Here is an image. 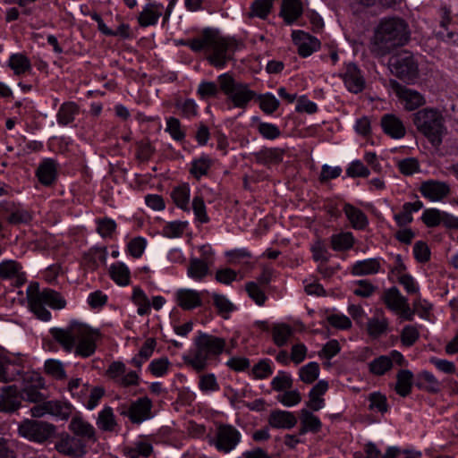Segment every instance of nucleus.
<instances>
[{
	"label": "nucleus",
	"mask_w": 458,
	"mask_h": 458,
	"mask_svg": "<svg viewBox=\"0 0 458 458\" xmlns=\"http://www.w3.org/2000/svg\"><path fill=\"white\" fill-rule=\"evenodd\" d=\"M69 429L74 434V437L84 442L95 443L98 438L95 428L88 421L81 417H74L71 420Z\"/></svg>",
	"instance_id": "16"
},
{
	"label": "nucleus",
	"mask_w": 458,
	"mask_h": 458,
	"mask_svg": "<svg viewBox=\"0 0 458 458\" xmlns=\"http://www.w3.org/2000/svg\"><path fill=\"white\" fill-rule=\"evenodd\" d=\"M392 86L396 96L403 103L405 110L413 111L425 105V98L419 91L403 86L397 81H393Z\"/></svg>",
	"instance_id": "14"
},
{
	"label": "nucleus",
	"mask_w": 458,
	"mask_h": 458,
	"mask_svg": "<svg viewBox=\"0 0 458 458\" xmlns=\"http://www.w3.org/2000/svg\"><path fill=\"white\" fill-rule=\"evenodd\" d=\"M388 66L394 76L407 82L413 81L419 76L418 63L413 55L408 51L391 56Z\"/></svg>",
	"instance_id": "8"
},
{
	"label": "nucleus",
	"mask_w": 458,
	"mask_h": 458,
	"mask_svg": "<svg viewBox=\"0 0 458 458\" xmlns=\"http://www.w3.org/2000/svg\"><path fill=\"white\" fill-rule=\"evenodd\" d=\"M67 388L72 396H77L79 399L85 397L90 391L89 385L83 384L81 378L72 379Z\"/></svg>",
	"instance_id": "57"
},
{
	"label": "nucleus",
	"mask_w": 458,
	"mask_h": 458,
	"mask_svg": "<svg viewBox=\"0 0 458 458\" xmlns=\"http://www.w3.org/2000/svg\"><path fill=\"white\" fill-rule=\"evenodd\" d=\"M31 214L25 209L17 208L8 216V222L13 225L28 224L31 221Z\"/></svg>",
	"instance_id": "63"
},
{
	"label": "nucleus",
	"mask_w": 458,
	"mask_h": 458,
	"mask_svg": "<svg viewBox=\"0 0 458 458\" xmlns=\"http://www.w3.org/2000/svg\"><path fill=\"white\" fill-rule=\"evenodd\" d=\"M380 268V262L377 259H369L357 261L352 267L353 276H367L377 274Z\"/></svg>",
	"instance_id": "29"
},
{
	"label": "nucleus",
	"mask_w": 458,
	"mask_h": 458,
	"mask_svg": "<svg viewBox=\"0 0 458 458\" xmlns=\"http://www.w3.org/2000/svg\"><path fill=\"white\" fill-rule=\"evenodd\" d=\"M187 273L190 277L201 280L208 274V264L199 259H191Z\"/></svg>",
	"instance_id": "42"
},
{
	"label": "nucleus",
	"mask_w": 458,
	"mask_h": 458,
	"mask_svg": "<svg viewBox=\"0 0 458 458\" xmlns=\"http://www.w3.org/2000/svg\"><path fill=\"white\" fill-rule=\"evenodd\" d=\"M273 4L267 0H255L250 6V11L247 13V17L251 19L258 17L265 20L270 13Z\"/></svg>",
	"instance_id": "41"
},
{
	"label": "nucleus",
	"mask_w": 458,
	"mask_h": 458,
	"mask_svg": "<svg viewBox=\"0 0 458 458\" xmlns=\"http://www.w3.org/2000/svg\"><path fill=\"white\" fill-rule=\"evenodd\" d=\"M420 191L426 199L438 201L450 193V187L446 182L428 180L421 183Z\"/></svg>",
	"instance_id": "15"
},
{
	"label": "nucleus",
	"mask_w": 458,
	"mask_h": 458,
	"mask_svg": "<svg viewBox=\"0 0 458 458\" xmlns=\"http://www.w3.org/2000/svg\"><path fill=\"white\" fill-rule=\"evenodd\" d=\"M212 165L213 160L208 156L203 155L199 158L192 160L190 174L199 180L201 176L208 174Z\"/></svg>",
	"instance_id": "36"
},
{
	"label": "nucleus",
	"mask_w": 458,
	"mask_h": 458,
	"mask_svg": "<svg viewBox=\"0 0 458 458\" xmlns=\"http://www.w3.org/2000/svg\"><path fill=\"white\" fill-rule=\"evenodd\" d=\"M369 410H377L382 413L386 412L388 410L387 401L386 395L379 392L371 393L369 395Z\"/></svg>",
	"instance_id": "56"
},
{
	"label": "nucleus",
	"mask_w": 458,
	"mask_h": 458,
	"mask_svg": "<svg viewBox=\"0 0 458 458\" xmlns=\"http://www.w3.org/2000/svg\"><path fill=\"white\" fill-rule=\"evenodd\" d=\"M196 350L193 356H184L186 365L191 367L197 372L203 371L208 366V360L212 356H217L224 351L225 341L206 333H199L194 340Z\"/></svg>",
	"instance_id": "5"
},
{
	"label": "nucleus",
	"mask_w": 458,
	"mask_h": 458,
	"mask_svg": "<svg viewBox=\"0 0 458 458\" xmlns=\"http://www.w3.org/2000/svg\"><path fill=\"white\" fill-rule=\"evenodd\" d=\"M110 276L120 285H127L130 282V270L122 262H117L111 266Z\"/></svg>",
	"instance_id": "43"
},
{
	"label": "nucleus",
	"mask_w": 458,
	"mask_h": 458,
	"mask_svg": "<svg viewBox=\"0 0 458 458\" xmlns=\"http://www.w3.org/2000/svg\"><path fill=\"white\" fill-rule=\"evenodd\" d=\"M178 305L183 310H192L202 304L200 294L190 289H181L176 293Z\"/></svg>",
	"instance_id": "24"
},
{
	"label": "nucleus",
	"mask_w": 458,
	"mask_h": 458,
	"mask_svg": "<svg viewBox=\"0 0 458 458\" xmlns=\"http://www.w3.org/2000/svg\"><path fill=\"white\" fill-rule=\"evenodd\" d=\"M411 38L409 25L401 17L382 19L375 30L373 52L386 55L396 47L404 46Z\"/></svg>",
	"instance_id": "2"
},
{
	"label": "nucleus",
	"mask_w": 458,
	"mask_h": 458,
	"mask_svg": "<svg viewBox=\"0 0 458 458\" xmlns=\"http://www.w3.org/2000/svg\"><path fill=\"white\" fill-rule=\"evenodd\" d=\"M152 402L148 397H141L129 406L122 404L117 408L122 416L128 417L132 423L140 424L151 415Z\"/></svg>",
	"instance_id": "11"
},
{
	"label": "nucleus",
	"mask_w": 458,
	"mask_h": 458,
	"mask_svg": "<svg viewBox=\"0 0 458 458\" xmlns=\"http://www.w3.org/2000/svg\"><path fill=\"white\" fill-rule=\"evenodd\" d=\"M293 381L289 374L280 371L271 381V386L275 391L282 392L293 387Z\"/></svg>",
	"instance_id": "53"
},
{
	"label": "nucleus",
	"mask_w": 458,
	"mask_h": 458,
	"mask_svg": "<svg viewBox=\"0 0 458 458\" xmlns=\"http://www.w3.org/2000/svg\"><path fill=\"white\" fill-rule=\"evenodd\" d=\"M50 334L65 352L74 351L76 355L83 358L94 354L97 349L96 343L101 336L98 330L76 321L65 328H52Z\"/></svg>",
	"instance_id": "1"
},
{
	"label": "nucleus",
	"mask_w": 458,
	"mask_h": 458,
	"mask_svg": "<svg viewBox=\"0 0 458 458\" xmlns=\"http://www.w3.org/2000/svg\"><path fill=\"white\" fill-rule=\"evenodd\" d=\"M259 107L267 114H273L279 106V101L271 94L259 95Z\"/></svg>",
	"instance_id": "54"
},
{
	"label": "nucleus",
	"mask_w": 458,
	"mask_h": 458,
	"mask_svg": "<svg viewBox=\"0 0 458 458\" xmlns=\"http://www.w3.org/2000/svg\"><path fill=\"white\" fill-rule=\"evenodd\" d=\"M328 389V383L326 380H319L310 391V400L307 406L312 411H318L324 406V399L321 397Z\"/></svg>",
	"instance_id": "25"
},
{
	"label": "nucleus",
	"mask_w": 458,
	"mask_h": 458,
	"mask_svg": "<svg viewBox=\"0 0 458 458\" xmlns=\"http://www.w3.org/2000/svg\"><path fill=\"white\" fill-rule=\"evenodd\" d=\"M132 301L138 306L139 315L143 316L150 311L149 300L140 287L133 289Z\"/></svg>",
	"instance_id": "49"
},
{
	"label": "nucleus",
	"mask_w": 458,
	"mask_h": 458,
	"mask_svg": "<svg viewBox=\"0 0 458 458\" xmlns=\"http://www.w3.org/2000/svg\"><path fill=\"white\" fill-rule=\"evenodd\" d=\"M161 7V5L157 4H147L138 17L140 25L141 27L155 25L162 14Z\"/></svg>",
	"instance_id": "27"
},
{
	"label": "nucleus",
	"mask_w": 458,
	"mask_h": 458,
	"mask_svg": "<svg viewBox=\"0 0 458 458\" xmlns=\"http://www.w3.org/2000/svg\"><path fill=\"white\" fill-rule=\"evenodd\" d=\"M199 387L202 392H216L219 390V385L214 374H205L200 376Z\"/></svg>",
	"instance_id": "59"
},
{
	"label": "nucleus",
	"mask_w": 458,
	"mask_h": 458,
	"mask_svg": "<svg viewBox=\"0 0 458 458\" xmlns=\"http://www.w3.org/2000/svg\"><path fill=\"white\" fill-rule=\"evenodd\" d=\"M146 245L147 242L143 237H135L129 242L127 249L133 258L139 259L142 256Z\"/></svg>",
	"instance_id": "61"
},
{
	"label": "nucleus",
	"mask_w": 458,
	"mask_h": 458,
	"mask_svg": "<svg viewBox=\"0 0 458 458\" xmlns=\"http://www.w3.org/2000/svg\"><path fill=\"white\" fill-rule=\"evenodd\" d=\"M96 424L103 431L112 432L117 426L113 409L109 406L104 407L98 413Z\"/></svg>",
	"instance_id": "30"
},
{
	"label": "nucleus",
	"mask_w": 458,
	"mask_h": 458,
	"mask_svg": "<svg viewBox=\"0 0 458 458\" xmlns=\"http://www.w3.org/2000/svg\"><path fill=\"white\" fill-rule=\"evenodd\" d=\"M171 197L178 208L189 210L190 189L187 185H181L174 189Z\"/></svg>",
	"instance_id": "45"
},
{
	"label": "nucleus",
	"mask_w": 458,
	"mask_h": 458,
	"mask_svg": "<svg viewBox=\"0 0 458 458\" xmlns=\"http://www.w3.org/2000/svg\"><path fill=\"white\" fill-rule=\"evenodd\" d=\"M97 232L103 237H111L116 229V223L108 217L97 220Z\"/></svg>",
	"instance_id": "58"
},
{
	"label": "nucleus",
	"mask_w": 458,
	"mask_h": 458,
	"mask_svg": "<svg viewBox=\"0 0 458 458\" xmlns=\"http://www.w3.org/2000/svg\"><path fill=\"white\" fill-rule=\"evenodd\" d=\"M44 368L46 373L56 380H63L67 377L64 364L57 360H47Z\"/></svg>",
	"instance_id": "48"
},
{
	"label": "nucleus",
	"mask_w": 458,
	"mask_h": 458,
	"mask_svg": "<svg viewBox=\"0 0 458 458\" xmlns=\"http://www.w3.org/2000/svg\"><path fill=\"white\" fill-rule=\"evenodd\" d=\"M152 452L153 446L145 441H138L133 445L123 448L124 455L127 458H147L150 456Z\"/></svg>",
	"instance_id": "31"
},
{
	"label": "nucleus",
	"mask_w": 458,
	"mask_h": 458,
	"mask_svg": "<svg viewBox=\"0 0 458 458\" xmlns=\"http://www.w3.org/2000/svg\"><path fill=\"white\" fill-rule=\"evenodd\" d=\"M22 381L27 385L21 390V400L31 403H41L45 400V395L38 391V388L44 386V380L38 374L25 373L22 376Z\"/></svg>",
	"instance_id": "13"
},
{
	"label": "nucleus",
	"mask_w": 458,
	"mask_h": 458,
	"mask_svg": "<svg viewBox=\"0 0 458 458\" xmlns=\"http://www.w3.org/2000/svg\"><path fill=\"white\" fill-rule=\"evenodd\" d=\"M27 296L31 311L43 321L51 318L50 311L44 305H48L54 310L64 309L66 305L65 300L58 292L50 288L40 291L38 283L30 284Z\"/></svg>",
	"instance_id": "6"
},
{
	"label": "nucleus",
	"mask_w": 458,
	"mask_h": 458,
	"mask_svg": "<svg viewBox=\"0 0 458 458\" xmlns=\"http://www.w3.org/2000/svg\"><path fill=\"white\" fill-rule=\"evenodd\" d=\"M396 377L397 381L394 388L396 393L403 397L407 396L411 393L412 386L413 375L411 371L402 369L398 372Z\"/></svg>",
	"instance_id": "33"
},
{
	"label": "nucleus",
	"mask_w": 458,
	"mask_h": 458,
	"mask_svg": "<svg viewBox=\"0 0 458 458\" xmlns=\"http://www.w3.org/2000/svg\"><path fill=\"white\" fill-rule=\"evenodd\" d=\"M78 106L73 102L64 103L56 114L57 122L61 125H67L73 122L74 116L78 114Z\"/></svg>",
	"instance_id": "35"
},
{
	"label": "nucleus",
	"mask_w": 458,
	"mask_h": 458,
	"mask_svg": "<svg viewBox=\"0 0 458 458\" xmlns=\"http://www.w3.org/2000/svg\"><path fill=\"white\" fill-rule=\"evenodd\" d=\"M302 13L301 4L298 0H283L280 14L288 24L294 22Z\"/></svg>",
	"instance_id": "26"
},
{
	"label": "nucleus",
	"mask_w": 458,
	"mask_h": 458,
	"mask_svg": "<svg viewBox=\"0 0 458 458\" xmlns=\"http://www.w3.org/2000/svg\"><path fill=\"white\" fill-rule=\"evenodd\" d=\"M418 379L420 381L418 386L420 387H424L428 392L437 393L441 389L440 382L428 371L425 370L420 372L418 375Z\"/></svg>",
	"instance_id": "44"
},
{
	"label": "nucleus",
	"mask_w": 458,
	"mask_h": 458,
	"mask_svg": "<svg viewBox=\"0 0 458 458\" xmlns=\"http://www.w3.org/2000/svg\"><path fill=\"white\" fill-rule=\"evenodd\" d=\"M300 420L301 424L305 425L310 432L317 433L321 429L322 424L319 419L307 409L301 411Z\"/></svg>",
	"instance_id": "50"
},
{
	"label": "nucleus",
	"mask_w": 458,
	"mask_h": 458,
	"mask_svg": "<svg viewBox=\"0 0 458 458\" xmlns=\"http://www.w3.org/2000/svg\"><path fill=\"white\" fill-rule=\"evenodd\" d=\"M384 301L390 310L397 311L403 307L408 301L400 293L396 287H392L385 293Z\"/></svg>",
	"instance_id": "38"
},
{
	"label": "nucleus",
	"mask_w": 458,
	"mask_h": 458,
	"mask_svg": "<svg viewBox=\"0 0 458 458\" xmlns=\"http://www.w3.org/2000/svg\"><path fill=\"white\" fill-rule=\"evenodd\" d=\"M9 67L13 71L15 75H22L31 71V64L30 59L22 54H13L8 61Z\"/></svg>",
	"instance_id": "32"
},
{
	"label": "nucleus",
	"mask_w": 458,
	"mask_h": 458,
	"mask_svg": "<svg viewBox=\"0 0 458 458\" xmlns=\"http://www.w3.org/2000/svg\"><path fill=\"white\" fill-rule=\"evenodd\" d=\"M53 437L55 449L59 454L70 457H80L86 454V445L78 437L67 432H62Z\"/></svg>",
	"instance_id": "10"
},
{
	"label": "nucleus",
	"mask_w": 458,
	"mask_h": 458,
	"mask_svg": "<svg viewBox=\"0 0 458 458\" xmlns=\"http://www.w3.org/2000/svg\"><path fill=\"white\" fill-rule=\"evenodd\" d=\"M293 334V329L284 323L276 324L272 328L273 341L278 347L284 346Z\"/></svg>",
	"instance_id": "34"
},
{
	"label": "nucleus",
	"mask_w": 458,
	"mask_h": 458,
	"mask_svg": "<svg viewBox=\"0 0 458 458\" xmlns=\"http://www.w3.org/2000/svg\"><path fill=\"white\" fill-rule=\"evenodd\" d=\"M58 164L51 158L44 159L38 165L36 175L45 186H50L56 179Z\"/></svg>",
	"instance_id": "21"
},
{
	"label": "nucleus",
	"mask_w": 458,
	"mask_h": 458,
	"mask_svg": "<svg viewBox=\"0 0 458 458\" xmlns=\"http://www.w3.org/2000/svg\"><path fill=\"white\" fill-rule=\"evenodd\" d=\"M343 80L347 89L352 93H360L365 88V80L357 65L352 63L346 65Z\"/></svg>",
	"instance_id": "18"
},
{
	"label": "nucleus",
	"mask_w": 458,
	"mask_h": 458,
	"mask_svg": "<svg viewBox=\"0 0 458 458\" xmlns=\"http://www.w3.org/2000/svg\"><path fill=\"white\" fill-rule=\"evenodd\" d=\"M47 414L60 418L61 420H67L72 412V407L70 404L60 401H47Z\"/></svg>",
	"instance_id": "40"
},
{
	"label": "nucleus",
	"mask_w": 458,
	"mask_h": 458,
	"mask_svg": "<svg viewBox=\"0 0 458 458\" xmlns=\"http://www.w3.org/2000/svg\"><path fill=\"white\" fill-rule=\"evenodd\" d=\"M165 131L176 141H182L186 136L185 130L182 126L181 122L175 117L166 119Z\"/></svg>",
	"instance_id": "46"
},
{
	"label": "nucleus",
	"mask_w": 458,
	"mask_h": 458,
	"mask_svg": "<svg viewBox=\"0 0 458 458\" xmlns=\"http://www.w3.org/2000/svg\"><path fill=\"white\" fill-rule=\"evenodd\" d=\"M293 39L298 46V53L302 57L310 55L319 46V42L303 31H293Z\"/></svg>",
	"instance_id": "22"
},
{
	"label": "nucleus",
	"mask_w": 458,
	"mask_h": 458,
	"mask_svg": "<svg viewBox=\"0 0 458 458\" xmlns=\"http://www.w3.org/2000/svg\"><path fill=\"white\" fill-rule=\"evenodd\" d=\"M55 430L56 427L55 425L35 420H25L18 428V432L21 437L38 444H42L51 438L55 435Z\"/></svg>",
	"instance_id": "9"
},
{
	"label": "nucleus",
	"mask_w": 458,
	"mask_h": 458,
	"mask_svg": "<svg viewBox=\"0 0 458 458\" xmlns=\"http://www.w3.org/2000/svg\"><path fill=\"white\" fill-rule=\"evenodd\" d=\"M284 151L280 148H265L260 150L256 157L262 165L277 164L283 160Z\"/></svg>",
	"instance_id": "39"
},
{
	"label": "nucleus",
	"mask_w": 458,
	"mask_h": 458,
	"mask_svg": "<svg viewBox=\"0 0 458 458\" xmlns=\"http://www.w3.org/2000/svg\"><path fill=\"white\" fill-rule=\"evenodd\" d=\"M420 334L418 329L413 326H405L402 331V343L405 346H411L419 339Z\"/></svg>",
	"instance_id": "64"
},
{
	"label": "nucleus",
	"mask_w": 458,
	"mask_h": 458,
	"mask_svg": "<svg viewBox=\"0 0 458 458\" xmlns=\"http://www.w3.org/2000/svg\"><path fill=\"white\" fill-rule=\"evenodd\" d=\"M344 211L354 229H364L368 225L366 215L359 208L351 204H345Z\"/></svg>",
	"instance_id": "28"
},
{
	"label": "nucleus",
	"mask_w": 458,
	"mask_h": 458,
	"mask_svg": "<svg viewBox=\"0 0 458 458\" xmlns=\"http://www.w3.org/2000/svg\"><path fill=\"white\" fill-rule=\"evenodd\" d=\"M21 405V397L18 387L13 386H5L0 393V411L13 412Z\"/></svg>",
	"instance_id": "19"
},
{
	"label": "nucleus",
	"mask_w": 458,
	"mask_h": 458,
	"mask_svg": "<svg viewBox=\"0 0 458 458\" xmlns=\"http://www.w3.org/2000/svg\"><path fill=\"white\" fill-rule=\"evenodd\" d=\"M182 44L187 45L194 52L207 50L209 52L208 60L216 68H223L232 59L234 52L233 45L226 38L219 36L212 29H205L199 38Z\"/></svg>",
	"instance_id": "3"
},
{
	"label": "nucleus",
	"mask_w": 458,
	"mask_h": 458,
	"mask_svg": "<svg viewBox=\"0 0 458 458\" xmlns=\"http://www.w3.org/2000/svg\"><path fill=\"white\" fill-rule=\"evenodd\" d=\"M186 227L187 222H171L164 227V234L169 238L179 237L183 233Z\"/></svg>",
	"instance_id": "62"
},
{
	"label": "nucleus",
	"mask_w": 458,
	"mask_h": 458,
	"mask_svg": "<svg viewBox=\"0 0 458 458\" xmlns=\"http://www.w3.org/2000/svg\"><path fill=\"white\" fill-rule=\"evenodd\" d=\"M354 243V237L352 233L344 232L331 236V246L334 250L344 251L350 250Z\"/></svg>",
	"instance_id": "37"
},
{
	"label": "nucleus",
	"mask_w": 458,
	"mask_h": 458,
	"mask_svg": "<svg viewBox=\"0 0 458 458\" xmlns=\"http://www.w3.org/2000/svg\"><path fill=\"white\" fill-rule=\"evenodd\" d=\"M400 173L405 176H410L420 171L419 161L414 157H407L400 160L397 164Z\"/></svg>",
	"instance_id": "55"
},
{
	"label": "nucleus",
	"mask_w": 458,
	"mask_h": 458,
	"mask_svg": "<svg viewBox=\"0 0 458 458\" xmlns=\"http://www.w3.org/2000/svg\"><path fill=\"white\" fill-rule=\"evenodd\" d=\"M392 368V360L388 356L382 355L369 363L371 373L381 376Z\"/></svg>",
	"instance_id": "52"
},
{
	"label": "nucleus",
	"mask_w": 458,
	"mask_h": 458,
	"mask_svg": "<svg viewBox=\"0 0 458 458\" xmlns=\"http://www.w3.org/2000/svg\"><path fill=\"white\" fill-rule=\"evenodd\" d=\"M240 432L231 425H220L216 433V438L211 441L220 452L229 453L239 444Z\"/></svg>",
	"instance_id": "12"
},
{
	"label": "nucleus",
	"mask_w": 458,
	"mask_h": 458,
	"mask_svg": "<svg viewBox=\"0 0 458 458\" xmlns=\"http://www.w3.org/2000/svg\"><path fill=\"white\" fill-rule=\"evenodd\" d=\"M297 423V419L291 411L275 410L272 411L268 417V424L274 428H293Z\"/></svg>",
	"instance_id": "23"
},
{
	"label": "nucleus",
	"mask_w": 458,
	"mask_h": 458,
	"mask_svg": "<svg viewBox=\"0 0 458 458\" xmlns=\"http://www.w3.org/2000/svg\"><path fill=\"white\" fill-rule=\"evenodd\" d=\"M22 367L15 360H12L7 356L0 353V381H14L21 377L22 378Z\"/></svg>",
	"instance_id": "20"
},
{
	"label": "nucleus",
	"mask_w": 458,
	"mask_h": 458,
	"mask_svg": "<svg viewBox=\"0 0 458 458\" xmlns=\"http://www.w3.org/2000/svg\"><path fill=\"white\" fill-rule=\"evenodd\" d=\"M442 211L437 208L426 209L421 216L423 223L428 227H435L441 224Z\"/></svg>",
	"instance_id": "60"
},
{
	"label": "nucleus",
	"mask_w": 458,
	"mask_h": 458,
	"mask_svg": "<svg viewBox=\"0 0 458 458\" xmlns=\"http://www.w3.org/2000/svg\"><path fill=\"white\" fill-rule=\"evenodd\" d=\"M383 131L392 139L399 140L405 136L406 128L403 122L394 114H386L381 117Z\"/></svg>",
	"instance_id": "17"
},
{
	"label": "nucleus",
	"mask_w": 458,
	"mask_h": 458,
	"mask_svg": "<svg viewBox=\"0 0 458 458\" xmlns=\"http://www.w3.org/2000/svg\"><path fill=\"white\" fill-rule=\"evenodd\" d=\"M218 82L221 90L235 107L245 108L248 103L256 97V93L250 90L247 84L237 82L229 73L218 76Z\"/></svg>",
	"instance_id": "7"
},
{
	"label": "nucleus",
	"mask_w": 458,
	"mask_h": 458,
	"mask_svg": "<svg viewBox=\"0 0 458 458\" xmlns=\"http://www.w3.org/2000/svg\"><path fill=\"white\" fill-rule=\"evenodd\" d=\"M319 376V365L317 362H310L299 370L300 379L306 383H313Z\"/></svg>",
	"instance_id": "47"
},
{
	"label": "nucleus",
	"mask_w": 458,
	"mask_h": 458,
	"mask_svg": "<svg viewBox=\"0 0 458 458\" xmlns=\"http://www.w3.org/2000/svg\"><path fill=\"white\" fill-rule=\"evenodd\" d=\"M411 121L417 131L424 135L435 147L442 143L446 132L445 119L442 114L435 108H422L411 114Z\"/></svg>",
	"instance_id": "4"
},
{
	"label": "nucleus",
	"mask_w": 458,
	"mask_h": 458,
	"mask_svg": "<svg viewBox=\"0 0 458 458\" xmlns=\"http://www.w3.org/2000/svg\"><path fill=\"white\" fill-rule=\"evenodd\" d=\"M21 266L14 260H4L0 263V278L11 279L17 276Z\"/></svg>",
	"instance_id": "51"
}]
</instances>
